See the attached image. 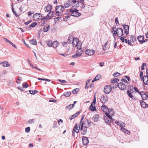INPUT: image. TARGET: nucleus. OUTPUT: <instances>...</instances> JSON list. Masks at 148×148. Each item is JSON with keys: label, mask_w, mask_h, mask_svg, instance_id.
<instances>
[{"label": "nucleus", "mask_w": 148, "mask_h": 148, "mask_svg": "<svg viewBox=\"0 0 148 148\" xmlns=\"http://www.w3.org/2000/svg\"><path fill=\"white\" fill-rule=\"evenodd\" d=\"M99 118V116L98 115H95L92 117V119L95 122H97L98 121V119Z\"/></svg>", "instance_id": "bb28decb"}, {"label": "nucleus", "mask_w": 148, "mask_h": 148, "mask_svg": "<svg viewBox=\"0 0 148 148\" xmlns=\"http://www.w3.org/2000/svg\"><path fill=\"white\" fill-rule=\"evenodd\" d=\"M71 1L68 0L66 1L64 4V7L65 8H68L71 5Z\"/></svg>", "instance_id": "a211bd4d"}, {"label": "nucleus", "mask_w": 148, "mask_h": 148, "mask_svg": "<svg viewBox=\"0 0 148 148\" xmlns=\"http://www.w3.org/2000/svg\"><path fill=\"white\" fill-rule=\"evenodd\" d=\"M114 33H113L114 37V36H116L117 34L118 37H121L123 34V30L121 28H118L116 31L113 29Z\"/></svg>", "instance_id": "20e7f679"}, {"label": "nucleus", "mask_w": 148, "mask_h": 148, "mask_svg": "<svg viewBox=\"0 0 148 148\" xmlns=\"http://www.w3.org/2000/svg\"><path fill=\"white\" fill-rule=\"evenodd\" d=\"M86 122H87V124L86 125V126L87 127L90 126L92 124V122L90 120H87L86 121H85Z\"/></svg>", "instance_id": "473e14b6"}, {"label": "nucleus", "mask_w": 148, "mask_h": 148, "mask_svg": "<svg viewBox=\"0 0 148 148\" xmlns=\"http://www.w3.org/2000/svg\"><path fill=\"white\" fill-rule=\"evenodd\" d=\"M146 65V64L145 63H143L142 64V67L141 68V70H143L145 69L144 66Z\"/></svg>", "instance_id": "5fc2aeb1"}, {"label": "nucleus", "mask_w": 148, "mask_h": 148, "mask_svg": "<svg viewBox=\"0 0 148 148\" xmlns=\"http://www.w3.org/2000/svg\"><path fill=\"white\" fill-rule=\"evenodd\" d=\"M82 142L84 145H86L89 143L88 138L86 137L83 136L82 138Z\"/></svg>", "instance_id": "ddd939ff"}, {"label": "nucleus", "mask_w": 148, "mask_h": 148, "mask_svg": "<svg viewBox=\"0 0 148 148\" xmlns=\"http://www.w3.org/2000/svg\"><path fill=\"white\" fill-rule=\"evenodd\" d=\"M30 127H27L25 128V132L26 133L29 132L30 131Z\"/></svg>", "instance_id": "09e8293b"}, {"label": "nucleus", "mask_w": 148, "mask_h": 148, "mask_svg": "<svg viewBox=\"0 0 148 148\" xmlns=\"http://www.w3.org/2000/svg\"><path fill=\"white\" fill-rule=\"evenodd\" d=\"M105 122L106 123H107L108 124H110L111 123V121L110 120H109L108 118L105 119Z\"/></svg>", "instance_id": "de8ad7c7"}, {"label": "nucleus", "mask_w": 148, "mask_h": 148, "mask_svg": "<svg viewBox=\"0 0 148 148\" xmlns=\"http://www.w3.org/2000/svg\"><path fill=\"white\" fill-rule=\"evenodd\" d=\"M84 129L83 130V129L82 131V135H85L87 132V127L86 125L84 126Z\"/></svg>", "instance_id": "4be33fe9"}, {"label": "nucleus", "mask_w": 148, "mask_h": 148, "mask_svg": "<svg viewBox=\"0 0 148 148\" xmlns=\"http://www.w3.org/2000/svg\"><path fill=\"white\" fill-rule=\"evenodd\" d=\"M133 88L134 89L136 92H137L139 94L140 93V92L138 90V88L136 87H134Z\"/></svg>", "instance_id": "603ef678"}, {"label": "nucleus", "mask_w": 148, "mask_h": 148, "mask_svg": "<svg viewBox=\"0 0 148 148\" xmlns=\"http://www.w3.org/2000/svg\"><path fill=\"white\" fill-rule=\"evenodd\" d=\"M115 23L117 25L119 24L118 20L117 17H116L115 18Z\"/></svg>", "instance_id": "680f3d73"}, {"label": "nucleus", "mask_w": 148, "mask_h": 148, "mask_svg": "<svg viewBox=\"0 0 148 148\" xmlns=\"http://www.w3.org/2000/svg\"><path fill=\"white\" fill-rule=\"evenodd\" d=\"M50 27L49 25H47L46 26H45L43 27V31L45 32H47L49 29V28Z\"/></svg>", "instance_id": "393cba45"}, {"label": "nucleus", "mask_w": 148, "mask_h": 148, "mask_svg": "<svg viewBox=\"0 0 148 148\" xmlns=\"http://www.w3.org/2000/svg\"><path fill=\"white\" fill-rule=\"evenodd\" d=\"M37 25V23L36 22L33 23L32 24L29 25V29H31V27H34Z\"/></svg>", "instance_id": "2f4dec72"}, {"label": "nucleus", "mask_w": 148, "mask_h": 148, "mask_svg": "<svg viewBox=\"0 0 148 148\" xmlns=\"http://www.w3.org/2000/svg\"><path fill=\"white\" fill-rule=\"evenodd\" d=\"M101 77V75L100 74L97 75L95 78V80L96 81L99 80Z\"/></svg>", "instance_id": "4c0bfd02"}, {"label": "nucleus", "mask_w": 148, "mask_h": 148, "mask_svg": "<svg viewBox=\"0 0 148 148\" xmlns=\"http://www.w3.org/2000/svg\"><path fill=\"white\" fill-rule=\"evenodd\" d=\"M121 81L122 82H124L125 83H127L128 82L125 79L123 78L121 79Z\"/></svg>", "instance_id": "e2e57ef3"}, {"label": "nucleus", "mask_w": 148, "mask_h": 148, "mask_svg": "<svg viewBox=\"0 0 148 148\" xmlns=\"http://www.w3.org/2000/svg\"><path fill=\"white\" fill-rule=\"evenodd\" d=\"M117 86L120 89L122 90H125L126 88V86L122 82L118 83Z\"/></svg>", "instance_id": "0eeeda50"}, {"label": "nucleus", "mask_w": 148, "mask_h": 148, "mask_svg": "<svg viewBox=\"0 0 148 148\" xmlns=\"http://www.w3.org/2000/svg\"><path fill=\"white\" fill-rule=\"evenodd\" d=\"M77 113H76L74 114H73L71 116L70 118V119H73L74 118H75L76 117H77Z\"/></svg>", "instance_id": "ea45409f"}, {"label": "nucleus", "mask_w": 148, "mask_h": 148, "mask_svg": "<svg viewBox=\"0 0 148 148\" xmlns=\"http://www.w3.org/2000/svg\"><path fill=\"white\" fill-rule=\"evenodd\" d=\"M58 14H56V12L55 13L53 11H50L47 14V17L45 16L41 19V20L42 21L44 20H45L44 21V23H46L47 21L46 20L48 19V18H49V19H50L52 17L58 16Z\"/></svg>", "instance_id": "f257e3e1"}, {"label": "nucleus", "mask_w": 148, "mask_h": 148, "mask_svg": "<svg viewBox=\"0 0 148 148\" xmlns=\"http://www.w3.org/2000/svg\"><path fill=\"white\" fill-rule=\"evenodd\" d=\"M111 90V87L109 85H106L104 87V92L106 94H109Z\"/></svg>", "instance_id": "423d86ee"}, {"label": "nucleus", "mask_w": 148, "mask_h": 148, "mask_svg": "<svg viewBox=\"0 0 148 148\" xmlns=\"http://www.w3.org/2000/svg\"><path fill=\"white\" fill-rule=\"evenodd\" d=\"M64 6L62 5H58L56 7L55 11L56 12V14H58V16H62V14H61L62 12L64 11Z\"/></svg>", "instance_id": "7ed1b4c3"}, {"label": "nucleus", "mask_w": 148, "mask_h": 148, "mask_svg": "<svg viewBox=\"0 0 148 148\" xmlns=\"http://www.w3.org/2000/svg\"><path fill=\"white\" fill-rule=\"evenodd\" d=\"M58 42L57 41H55L52 43L53 47V48H55L58 46Z\"/></svg>", "instance_id": "cd10ccee"}, {"label": "nucleus", "mask_w": 148, "mask_h": 148, "mask_svg": "<svg viewBox=\"0 0 148 148\" xmlns=\"http://www.w3.org/2000/svg\"><path fill=\"white\" fill-rule=\"evenodd\" d=\"M21 79V77H18L17 80V83L20 84V80Z\"/></svg>", "instance_id": "4d7b16f0"}, {"label": "nucleus", "mask_w": 148, "mask_h": 148, "mask_svg": "<svg viewBox=\"0 0 148 148\" xmlns=\"http://www.w3.org/2000/svg\"><path fill=\"white\" fill-rule=\"evenodd\" d=\"M79 91V89L77 88L74 89L72 91V92L74 94H76Z\"/></svg>", "instance_id": "58836bf2"}, {"label": "nucleus", "mask_w": 148, "mask_h": 148, "mask_svg": "<svg viewBox=\"0 0 148 148\" xmlns=\"http://www.w3.org/2000/svg\"><path fill=\"white\" fill-rule=\"evenodd\" d=\"M29 41L30 43L32 45H36L37 44V43L36 41L34 39L30 40Z\"/></svg>", "instance_id": "c756f323"}, {"label": "nucleus", "mask_w": 148, "mask_h": 148, "mask_svg": "<svg viewBox=\"0 0 148 148\" xmlns=\"http://www.w3.org/2000/svg\"><path fill=\"white\" fill-rule=\"evenodd\" d=\"M142 79H143L144 83L145 85H147L148 84V76H145Z\"/></svg>", "instance_id": "f3484780"}, {"label": "nucleus", "mask_w": 148, "mask_h": 148, "mask_svg": "<svg viewBox=\"0 0 148 148\" xmlns=\"http://www.w3.org/2000/svg\"><path fill=\"white\" fill-rule=\"evenodd\" d=\"M93 103H91L90 106L89 108V110H91L92 111H94L96 110V109L95 106H93Z\"/></svg>", "instance_id": "412c9836"}, {"label": "nucleus", "mask_w": 148, "mask_h": 148, "mask_svg": "<svg viewBox=\"0 0 148 148\" xmlns=\"http://www.w3.org/2000/svg\"><path fill=\"white\" fill-rule=\"evenodd\" d=\"M29 91L30 94L32 95H34L36 93L38 92V91L36 90H35L34 91L32 90H29Z\"/></svg>", "instance_id": "e433bc0d"}, {"label": "nucleus", "mask_w": 148, "mask_h": 148, "mask_svg": "<svg viewBox=\"0 0 148 148\" xmlns=\"http://www.w3.org/2000/svg\"><path fill=\"white\" fill-rule=\"evenodd\" d=\"M143 72L142 71H140V77L141 79H142L143 77Z\"/></svg>", "instance_id": "052dcab7"}, {"label": "nucleus", "mask_w": 148, "mask_h": 148, "mask_svg": "<svg viewBox=\"0 0 148 148\" xmlns=\"http://www.w3.org/2000/svg\"><path fill=\"white\" fill-rule=\"evenodd\" d=\"M127 95L129 96L132 98V99H133L135 98L134 97V96L132 95V93H131L130 91L129 90H127Z\"/></svg>", "instance_id": "c85d7f7f"}, {"label": "nucleus", "mask_w": 148, "mask_h": 148, "mask_svg": "<svg viewBox=\"0 0 148 148\" xmlns=\"http://www.w3.org/2000/svg\"><path fill=\"white\" fill-rule=\"evenodd\" d=\"M108 100V97L106 96L102 95L101 96L100 101H101L103 103H104L106 102L107 100Z\"/></svg>", "instance_id": "2eb2a0df"}, {"label": "nucleus", "mask_w": 148, "mask_h": 148, "mask_svg": "<svg viewBox=\"0 0 148 148\" xmlns=\"http://www.w3.org/2000/svg\"><path fill=\"white\" fill-rule=\"evenodd\" d=\"M108 112L110 114H111L112 115H113V111L112 110L108 109Z\"/></svg>", "instance_id": "8fccbe9b"}, {"label": "nucleus", "mask_w": 148, "mask_h": 148, "mask_svg": "<svg viewBox=\"0 0 148 148\" xmlns=\"http://www.w3.org/2000/svg\"><path fill=\"white\" fill-rule=\"evenodd\" d=\"M79 126L78 128V127L77 124V123L75 124V125L73 129L72 132H75L77 133L79 132Z\"/></svg>", "instance_id": "dca6fc26"}, {"label": "nucleus", "mask_w": 148, "mask_h": 148, "mask_svg": "<svg viewBox=\"0 0 148 148\" xmlns=\"http://www.w3.org/2000/svg\"><path fill=\"white\" fill-rule=\"evenodd\" d=\"M52 6L51 5H47L46 8L45 12H49L52 8Z\"/></svg>", "instance_id": "a878e982"}, {"label": "nucleus", "mask_w": 148, "mask_h": 148, "mask_svg": "<svg viewBox=\"0 0 148 148\" xmlns=\"http://www.w3.org/2000/svg\"><path fill=\"white\" fill-rule=\"evenodd\" d=\"M74 106V104H70L67 106L66 108L69 110L73 108Z\"/></svg>", "instance_id": "7c9ffc66"}, {"label": "nucleus", "mask_w": 148, "mask_h": 148, "mask_svg": "<svg viewBox=\"0 0 148 148\" xmlns=\"http://www.w3.org/2000/svg\"><path fill=\"white\" fill-rule=\"evenodd\" d=\"M10 45H12V46L14 47L16 49L17 47L14 44H13L12 42L11 41L9 43Z\"/></svg>", "instance_id": "bf43d9fd"}, {"label": "nucleus", "mask_w": 148, "mask_h": 148, "mask_svg": "<svg viewBox=\"0 0 148 148\" xmlns=\"http://www.w3.org/2000/svg\"><path fill=\"white\" fill-rule=\"evenodd\" d=\"M12 12H13V13L14 14L15 16L16 17H18V14L16 13V12L14 10V8L13 9H12Z\"/></svg>", "instance_id": "13d9d810"}, {"label": "nucleus", "mask_w": 148, "mask_h": 148, "mask_svg": "<svg viewBox=\"0 0 148 148\" xmlns=\"http://www.w3.org/2000/svg\"><path fill=\"white\" fill-rule=\"evenodd\" d=\"M59 81L61 82L62 83L66 82V81L64 80L59 79Z\"/></svg>", "instance_id": "69168bd1"}, {"label": "nucleus", "mask_w": 148, "mask_h": 148, "mask_svg": "<svg viewBox=\"0 0 148 148\" xmlns=\"http://www.w3.org/2000/svg\"><path fill=\"white\" fill-rule=\"evenodd\" d=\"M62 16H59L58 17H57L54 18V21L56 23L57 22V21H58L59 19L61 18Z\"/></svg>", "instance_id": "a19ab883"}, {"label": "nucleus", "mask_w": 148, "mask_h": 148, "mask_svg": "<svg viewBox=\"0 0 148 148\" xmlns=\"http://www.w3.org/2000/svg\"><path fill=\"white\" fill-rule=\"evenodd\" d=\"M72 2L73 3L76 4V5H77V4H78L79 3V2L78 1H77L76 0H71Z\"/></svg>", "instance_id": "0e129e2a"}, {"label": "nucleus", "mask_w": 148, "mask_h": 148, "mask_svg": "<svg viewBox=\"0 0 148 148\" xmlns=\"http://www.w3.org/2000/svg\"><path fill=\"white\" fill-rule=\"evenodd\" d=\"M86 54L89 56L92 55L95 53V51L93 50L88 49L86 51Z\"/></svg>", "instance_id": "9b49d317"}, {"label": "nucleus", "mask_w": 148, "mask_h": 148, "mask_svg": "<svg viewBox=\"0 0 148 148\" xmlns=\"http://www.w3.org/2000/svg\"><path fill=\"white\" fill-rule=\"evenodd\" d=\"M121 130L122 131L125 133L127 134H130V131H129L125 128H121Z\"/></svg>", "instance_id": "5701e85b"}, {"label": "nucleus", "mask_w": 148, "mask_h": 148, "mask_svg": "<svg viewBox=\"0 0 148 148\" xmlns=\"http://www.w3.org/2000/svg\"><path fill=\"white\" fill-rule=\"evenodd\" d=\"M144 38H137L138 40L140 42L141 44H142L148 40L147 39L144 40Z\"/></svg>", "instance_id": "aec40b11"}, {"label": "nucleus", "mask_w": 148, "mask_h": 148, "mask_svg": "<svg viewBox=\"0 0 148 148\" xmlns=\"http://www.w3.org/2000/svg\"><path fill=\"white\" fill-rule=\"evenodd\" d=\"M52 42L49 41L48 42L47 44L49 46L51 47L52 45Z\"/></svg>", "instance_id": "6e6d98bb"}, {"label": "nucleus", "mask_w": 148, "mask_h": 148, "mask_svg": "<svg viewBox=\"0 0 148 148\" xmlns=\"http://www.w3.org/2000/svg\"><path fill=\"white\" fill-rule=\"evenodd\" d=\"M87 124V122H86L85 121L84 122H82V123L81 124V128L80 130H82L83 129V125H84V126H86V125Z\"/></svg>", "instance_id": "f704fd0d"}, {"label": "nucleus", "mask_w": 148, "mask_h": 148, "mask_svg": "<svg viewBox=\"0 0 148 148\" xmlns=\"http://www.w3.org/2000/svg\"><path fill=\"white\" fill-rule=\"evenodd\" d=\"M0 64H1L3 67H8L10 66V65L7 61H4L1 62L0 63Z\"/></svg>", "instance_id": "6ab92c4d"}, {"label": "nucleus", "mask_w": 148, "mask_h": 148, "mask_svg": "<svg viewBox=\"0 0 148 148\" xmlns=\"http://www.w3.org/2000/svg\"><path fill=\"white\" fill-rule=\"evenodd\" d=\"M125 124L124 123H121L119 124V126L121 127V128H123L125 127Z\"/></svg>", "instance_id": "a18cd8bd"}, {"label": "nucleus", "mask_w": 148, "mask_h": 148, "mask_svg": "<svg viewBox=\"0 0 148 148\" xmlns=\"http://www.w3.org/2000/svg\"><path fill=\"white\" fill-rule=\"evenodd\" d=\"M139 94L141 95L143 100H145L147 99V95L144 91H142L140 92Z\"/></svg>", "instance_id": "1a4fd4ad"}, {"label": "nucleus", "mask_w": 148, "mask_h": 148, "mask_svg": "<svg viewBox=\"0 0 148 148\" xmlns=\"http://www.w3.org/2000/svg\"><path fill=\"white\" fill-rule=\"evenodd\" d=\"M23 86L24 88H27L28 86V85L26 82H25L23 84Z\"/></svg>", "instance_id": "49530a36"}, {"label": "nucleus", "mask_w": 148, "mask_h": 148, "mask_svg": "<svg viewBox=\"0 0 148 148\" xmlns=\"http://www.w3.org/2000/svg\"><path fill=\"white\" fill-rule=\"evenodd\" d=\"M108 41L107 42L105 43V44H104V46H103V49L104 50H106L107 49V47H106V45H107V44L108 43Z\"/></svg>", "instance_id": "c03bdc74"}, {"label": "nucleus", "mask_w": 148, "mask_h": 148, "mask_svg": "<svg viewBox=\"0 0 148 148\" xmlns=\"http://www.w3.org/2000/svg\"><path fill=\"white\" fill-rule=\"evenodd\" d=\"M71 94L70 92H65L64 94V95L66 97H69L70 96Z\"/></svg>", "instance_id": "72a5a7b5"}, {"label": "nucleus", "mask_w": 148, "mask_h": 148, "mask_svg": "<svg viewBox=\"0 0 148 148\" xmlns=\"http://www.w3.org/2000/svg\"><path fill=\"white\" fill-rule=\"evenodd\" d=\"M62 45L64 47H67V43L65 42H63L62 43Z\"/></svg>", "instance_id": "3c124183"}, {"label": "nucleus", "mask_w": 148, "mask_h": 148, "mask_svg": "<svg viewBox=\"0 0 148 148\" xmlns=\"http://www.w3.org/2000/svg\"><path fill=\"white\" fill-rule=\"evenodd\" d=\"M34 119H29L28 120L27 122V123L32 124L34 123Z\"/></svg>", "instance_id": "37998d69"}, {"label": "nucleus", "mask_w": 148, "mask_h": 148, "mask_svg": "<svg viewBox=\"0 0 148 148\" xmlns=\"http://www.w3.org/2000/svg\"><path fill=\"white\" fill-rule=\"evenodd\" d=\"M119 81V80L117 78H115L114 79L112 80V83H116V84H118V82Z\"/></svg>", "instance_id": "c9c22d12"}, {"label": "nucleus", "mask_w": 148, "mask_h": 148, "mask_svg": "<svg viewBox=\"0 0 148 148\" xmlns=\"http://www.w3.org/2000/svg\"><path fill=\"white\" fill-rule=\"evenodd\" d=\"M120 75V73L118 72L114 73V77H116L119 76Z\"/></svg>", "instance_id": "864d4df0"}, {"label": "nucleus", "mask_w": 148, "mask_h": 148, "mask_svg": "<svg viewBox=\"0 0 148 148\" xmlns=\"http://www.w3.org/2000/svg\"><path fill=\"white\" fill-rule=\"evenodd\" d=\"M82 52L80 49H78L75 55H73V57L74 58H76L80 57L82 55Z\"/></svg>", "instance_id": "6e6552de"}, {"label": "nucleus", "mask_w": 148, "mask_h": 148, "mask_svg": "<svg viewBox=\"0 0 148 148\" xmlns=\"http://www.w3.org/2000/svg\"><path fill=\"white\" fill-rule=\"evenodd\" d=\"M123 28L124 29V33L126 34V37L127 35L128 34L129 29V26L127 25H124L123 26Z\"/></svg>", "instance_id": "f8f14e48"}, {"label": "nucleus", "mask_w": 148, "mask_h": 148, "mask_svg": "<svg viewBox=\"0 0 148 148\" xmlns=\"http://www.w3.org/2000/svg\"><path fill=\"white\" fill-rule=\"evenodd\" d=\"M140 102L142 107L146 108L148 107V104H146L145 102L143 100H140Z\"/></svg>", "instance_id": "4468645a"}, {"label": "nucleus", "mask_w": 148, "mask_h": 148, "mask_svg": "<svg viewBox=\"0 0 148 148\" xmlns=\"http://www.w3.org/2000/svg\"><path fill=\"white\" fill-rule=\"evenodd\" d=\"M101 109L103 112H105L107 110L108 108L104 104H103L101 106Z\"/></svg>", "instance_id": "b1692460"}, {"label": "nucleus", "mask_w": 148, "mask_h": 148, "mask_svg": "<svg viewBox=\"0 0 148 148\" xmlns=\"http://www.w3.org/2000/svg\"><path fill=\"white\" fill-rule=\"evenodd\" d=\"M115 123L118 125L119 126V124H120L121 123H120L119 122L117 121H116L115 122Z\"/></svg>", "instance_id": "774afa93"}, {"label": "nucleus", "mask_w": 148, "mask_h": 148, "mask_svg": "<svg viewBox=\"0 0 148 148\" xmlns=\"http://www.w3.org/2000/svg\"><path fill=\"white\" fill-rule=\"evenodd\" d=\"M72 44L73 47H77V49L81 48L82 44L81 41L79 40L77 38H74L72 41Z\"/></svg>", "instance_id": "f03ea898"}, {"label": "nucleus", "mask_w": 148, "mask_h": 148, "mask_svg": "<svg viewBox=\"0 0 148 148\" xmlns=\"http://www.w3.org/2000/svg\"><path fill=\"white\" fill-rule=\"evenodd\" d=\"M42 15L40 13H36L33 16V18L35 20H38L39 19L40 17H42Z\"/></svg>", "instance_id": "9d476101"}, {"label": "nucleus", "mask_w": 148, "mask_h": 148, "mask_svg": "<svg viewBox=\"0 0 148 148\" xmlns=\"http://www.w3.org/2000/svg\"><path fill=\"white\" fill-rule=\"evenodd\" d=\"M69 12L71 13V16L75 17H77L81 15L80 13L78 12V10L77 9L73 10L71 9H70Z\"/></svg>", "instance_id": "39448f33"}, {"label": "nucleus", "mask_w": 148, "mask_h": 148, "mask_svg": "<svg viewBox=\"0 0 148 148\" xmlns=\"http://www.w3.org/2000/svg\"><path fill=\"white\" fill-rule=\"evenodd\" d=\"M96 98L95 96H94V98L93 100V101L92 103H93V104H94L95 105V104L96 103Z\"/></svg>", "instance_id": "338daca9"}, {"label": "nucleus", "mask_w": 148, "mask_h": 148, "mask_svg": "<svg viewBox=\"0 0 148 148\" xmlns=\"http://www.w3.org/2000/svg\"><path fill=\"white\" fill-rule=\"evenodd\" d=\"M111 85L112 87L114 88H116L117 86V84H116V83H112V82H111Z\"/></svg>", "instance_id": "79ce46f5"}]
</instances>
